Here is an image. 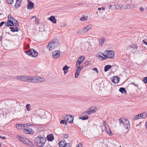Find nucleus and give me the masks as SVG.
I'll return each mask as SVG.
<instances>
[{
	"label": "nucleus",
	"mask_w": 147,
	"mask_h": 147,
	"mask_svg": "<svg viewBox=\"0 0 147 147\" xmlns=\"http://www.w3.org/2000/svg\"><path fill=\"white\" fill-rule=\"evenodd\" d=\"M46 141V138L42 135H40L34 139L35 144L39 147H43Z\"/></svg>",
	"instance_id": "f257e3e1"
},
{
	"label": "nucleus",
	"mask_w": 147,
	"mask_h": 147,
	"mask_svg": "<svg viewBox=\"0 0 147 147\" xmlns=\"http://www.w3.org/2000/svg\"><path fill=\"white\" fill-rule=\"evenodd\" d=\"M119 121L120 125L123 126L124 128L126 129L130 128V123L128 119L121 117L119 119Z\"/></svg>",
	"instance_id": "f03ea898"
},
{
	"label": "nucleus",
	"mask_w": 147,
	"mask_h": 147,
	"mask_svg": "<svg viewBox=\"0 0 147 147\" xmlns=\"http://www.w3.org/2000/svg\"><path fill=\"white\" fill-rule=\"evenodd\" d=\"M59 44V41L57 39H54L49 42L47 47V48H49V50L51 51L57 47Z\"/></svg>",
	"instance_id": "7ed1b4c3"
},
{
	"label": "nucleus",
	"mask_w": 147,
	"mask_h": 147,
	"mask_svg": "<svg viewBox=\"0 0 147 147\" xmlns=\"http://www.w3.org/2000/svg\"><path fill=\"white\" fill-rule=\"evenodd\" d=\"M105 54V57L106 58H113L114 56L115 53L113 51L106 50L104 52Z\"/></svg>",
	"instance_id": "20e7f679"
},
{
	"label": "nucleus",
	"mask_w": 147,
	"mask_h": 147,
	"mask_svg": "<svg viewBox=\"0 0 147 147\" xmlns=\"http://www.w3.org/2000/svg\"><path fill=\"white\" fill-rule=\"evenodd\" d=\"M23 81L26 82H30L33 83L34 80L33 78V76H23L22 78Z\"/></svg>",
	"instance_id": "39448f33"
},
{
	"label": "nucleus",
	"mask_w": 147,
	"mask_h": 147,
	"mask_svg": "<svg viewBox=\"0 0 147 147\" xmlns=\"http://www.w3.org/2000/svg\"><path fill=\"white\" fill-rule=\"evenodd\" d=\"M53 57L55 59L59 58L61 56L60 51H55L52 52Z\"/></svg>",
	"instance_id": "423d86ee"
},
{
	"label": "nucleus",
	"mask_w": 147,
	"mask_h": 147,
	"mask_svg": "<svg viewBox=\"0 0 147 147\" xmlns=\"http://www.w3.org/2000/svg\"><path fill=\"white\" fill-rule=\"evenodd\" d=\"M138 49L137 46L135 45H132L128 46L127 48V50L128 51V53H131V52L133 51V50L134 51L136 49Z\"/></svg>",
	"instance_id": "0eeeda50"
},
{
	"label": "nucleus",
	"mask_w": 147,
	"mask_h": 147,
	"mask_svg": "<svg viewBox=\"0 0 147 147\" xmlns=\"http://www.w3.org/2000/svg\"><path fill=\"white\" fill-rule=\"evenodd\" d=\"M23 131L24 133L26 134H33L34 133V132L32 129L28 127L24 128Z\"/></svg>",
	"instance_id": "6e6552de"
},
{
	"label": "nucleus",
	"mask_w": 147,
	"mask_h": 147,
	"mask_svg": "<svg viewBox=\"0 0 147 147\" xmlns=\"http://www.w3.org/2000/svg\"><path fill=\"white\" fill-rule=\"evenodd\" d=\"M33 78L34 79V82L33 83L36 82H40L44 81L45 79L43 78H40L38 77H36L35 76H33Z\"/></svg>",
	"instance_id": "1a4fd4ad"
},
{
	"label": "nucleus",
	"mask_w": 147,
	"mask_h": 147,
	"mask_svg": "<svg viewBox=\"0 0 147 147\" xmlns=\"http://www.w3.org/2000/svg\"><path fill=\"white\" fill-rule=\"evenodd\" d=\"M23 143L26 144L30 147H34L35 146L34 144L32 142L26 138L24 139Z\"/></svg>",
	"instance_id": "9d476101"
},
{
	"label": "nucleus",
	"mask_w": 147,
	"mask_h": 147,
	"mask_svg": "<svg viewBox=\"0 0 147 147\" xmlns=\"http://www.w3.org/2000/svg\"><path fill=\"white\" fill-rule=\"evenodd\" d=\"M96 108L94 106L91 107L87 110V112L88 113V115H91L93 113L96 112Z\"/></svg>",
	"instance_id": "9b49d317"
},
{
	"label": "nucleus",
	"mask_w": 147,
	"mask_h": 147,
	"mask_svg": "<svg viewBox=\"0 0 147 147\" xmlns=\"http://www.w3.org/2000/svg\"><path fill=\"white\" fill-rule=\"evenodd\" d=\"M105 54L104 53H103L101 52L98 53L96 55V57H98V59L100 60H103L106 59V58L105 57H104L103 56L105 57Z\"/></svg>",
	"instance_id": "f8f14e48"
},
{
	"label": "nucleus",
	"mask_w": 147,
	"mask_h": 147,
	"mask_svg": "<svg viewBox=\"0 0 147 147\" xmlns=\"http://www.w3.org/2000/svg\"><path fill=\"white\" fill-rule=\"evenodd\" d=\"M27 1L28 3L27 9H32L34 7V3L29 0H28Z\"/></svg>",
	"instance_id": "ddd939ff"
},
{
	"label": "nucleus",
	"mask_w": 147,
	"mask_h": 147,
	"mask_svg": "<svg viewBox=\"0 0 147 147\" xmlns=\"http://www.w3.org/2000/svg\"><path fill=\"white\" fill-rule=\"evenodd\" d=\"M66 117L68 122L70 123H71L73 122L74 119L73 116L69 115H66Z\"/></svg>",
	"instance_id": "4468645a"
},
{
	"label": "nucleus",
	"mask_w": 147,
	"mask_h": 147,
	"mask_svg": "<svg viewBox=\"0 0 147 147\" xmlns=\"http://www.w3.org/2000/svg\"><path fill=\"white\" fill-rule=\"evenodd\" d=\"M13 21L11 20H8L7 22H5V26L6 27H9L13 26L14 24Z\"/></svg>",
	"instance_id": "2eb2a0df"
},
{
	"label": "nucleus",
	"mask_w": 147,
	"mask_h": 147,
	"mask_svg": "<svg viewBox=\"0 0 147 147\" xmlns=\"http://www.w3.org/2000/svg\"><path fill=\"white\" fill-rule=\"evenodd\" d=\"M104 127V130L109 135L111 136L112 135V133L108 125L107 126H105Z\"/></svg>",
	"instance_id": "dca6fc26"
},
{
	"label": "nucleus",
	"mask_w": 147,
	"mask_h": 147,
	"mask_svg": "<svg viewBox=\"0 0 147 147\" xmlns=\"http://www.w3.org/2000/svg\"><path fill=\"white\" fill-rule=\"evenodd\" d=\"M81 69L80 67H77L75 71V77L76 78H78L80 75V73Z\"/></svg>",
	"instance_id": "f3484780"
},
{
	"label": "nucleus",
	"mask_w": 147,
	"mask_h": 147,
	"mask_svg": "<svg viewBox=\"0 0 147 147\" xmlns=\"http://www.w3.org/2000/svg\"><path fill=\"white\" fill-rule=\"evenodd\" d=\"M119 78L117 76H115L112 79V81L115 84L118 83L119 81Z\"/></svg>",
	"instance_id": "a211bd4d"
},
{
	"label": "nucleus",
	"mask_w": 147,
	"mask_h": 147,
	"mask_svg": "<svg viewBox=\"0 0 147 147\" xmlns=\"http://www.w3.org/2000/svg\"><path fill=\"white\" fill-rule=\"evenodd\" d=\"M47 138L49 141H52L54 139L53 135L52 134H49L47 136Z\"/></svg>",
	"instance_id": "6ab92c4d"
},
{
	"label": "nucleus",
	"mask_w": 147,
	"mask_h": 147,
	"mask_svg": "<svg viewBox=\"0 0 147 147\" xmlns=\"http://www.w3.org/2000/svg\"><path fill=\"white\" fill-rule=\"evenodd\" d=\"M21 2V0H17L16 1L15 5V7L16 9H18L20 6Z\"/></svg>",
	"instance_id": "aec40b11"
},
{
	"label": "nucleus",
	"mask_w": 147,
	"mask_h": 147,
	"mask_svg": "<svg viewBox=\"0 0 147 147\" xmlns=\"http://www.w3.org/2000/svg\"><path fill=\"white\" fill-rule=\"evenodd\" d=\"M9 28L11 29V31L12 32H18L20 30V28L17 27H9Z\"/></svg>",
	"instance_id": "412c9836"
},
{
	"label": "nucleus",
	"mask_w": 147,
	"mask_h": 147,
	"mask_svg": "<svg viewBox=\"0 0 147 147\" xmlns=\"http://www.w3.org/2000/svg\"><path fill=\"white\" fill-rule=\"evenodd\" d=\"M85 57L84 56H82L80 57L78 59V62H79L78 64L79 65L80 64H81L82 62L84 60Z\"/></svg>",
	"instance_id": "4be33fe9"
},
{
	"label": "nucleus",
	"mask_w": 147,
	"mask_h": 147,
	"mask_svg": "<svg viewBox=\"0 0 147 147\" xmlns=\"http://www.w3.org/2000/svg\"><path fill=\"white\" fill-rule=\"evenodd\" d=\"M70 67H68L67 65H66L63 67V70L64 74H66L68 72V69Z\"/></svg>",
	"instance_id": "5701e85b"
},
{
	"label": "nucleus",
	"mask_w": 147,
	"mask_h": 147,
	"mask_svg": "<svg viewBox=\"0 0 147 147\" xmlns=\"http://www.w3.org/2000/svg\"><path fill=\"white\" fill-rule=\"evenodd\" d=\"M16 127L19 129H24V124H19L17 123L16 124Z\"/></svg>",
	"instance_id": "b1692460"
},
{
	"label": "nucleus",
	"mask_w": 147,
	"mask_h": 147,
	"mask_svg": "<svg viewBox=\"0 0 147 147\" xmlns=\"http://www.w3.org/2000/svg\"><path fill=\"white\" fill-rule=\"evenodd\" d=\"M66 144V142L64 140H63L59 142V146L60 147H64Z\"/></svg>",
	"instance_id": "393cba45"
},
{
	"label": "nucleus",
	"mask_w": 147,
	"mask_h": 147,
	"mask_svg": "<svg viewBox=\"0 0 147 147\" xmlns=\"http://www.w3.org/2000/svg\"><path fill=\"white\" fill-rule=\"evenodd\" d=\"M32 51L33 52V54L32 55V56L33 57H36L38 55V53L34 49H32Z\"/></svg>",
	"instance_id": "a878e982"
},
{
	"label": "nucleus",
	"mask_w": 147,
	"mask_h": 147,
	"mask_svg": "<svg viewBox=\"0 0 147 147\" xmlns=\"http://www.w3.org/2000/svg\"><path fill=\"white\" fill-rule=\"evenodd\" d=\"M49 20H51L53 23H55L56 22V20L55 17L53 16H51L49 18Z\"/></svg>",
	"instance_id": "bb28decb"
},
{
	"label": "nucleus",
	"mask_w": 147,
	"mask_h": 147,
	"mask_svg": "<svg viewBox=\"0 0 147 147\" xmlns=\"http://www.w3.org/2000/svg\"><path fill=\"white\" fill-rule=\"evenodd\" d=\"M109 7H110L111 9H114L115 7L116 9H119V7H120L119 6L117 5H109Z\"/></svg>",
	"instance_id": "cd10ccee"
},
{
	"label": "nucleus",
	"mask_w": 147,
	"mask_h": 147,
	"mask_svg": "<svg viewBox=\"0 0 147 147\" xmlns=\"http://www.w3.org/2000/svg\"><path fill=\"white\" fill-rule=\"evenodd\" d=\"M112 67L111 65H106L104 68V71L105 72H107Z\"/></svg>",
	"instance_id": "c85d7f7f"
},
{
	"label": "nucleus",
	"mask_w": 147,
	"mask_h": 147,
	"mask_svg": "<svg viewBox=\"0 0 147 147\" xmlns=\"http://www.w3.org/2000/svg\"><path fill=\"white\" fill-rule=\"evenodd\" d=\"M25 53L26 54L29 55V56H32L33 54V52L32 51V49H30L28 51H25Z\"/></svg>",
	"instance_id": "c756f323"
},
{
	"label": "nucleus",
	"mask_w": 147,
	"mask_h": 147,
	"mask_svg": "<svg viewBox=\"0 0 147 147\" xmlns=\"http://www.w3.org/2000/svg\"><path fill=\"white\" fill-rule=\"evenodd\" d=\"M16 138L18 139L20 141L22 142V143H23L24 140V139L26 138H24L22 137L21 136L19 135L17 136H16Z\"/></svg>",
	"instance_id": "7c9ffc66"
},
{
	"label": "nucleus",
	"mask_w": 147,
	"mask_h": 147,
	"mask_svg": "<svg viewBox=\"0 0 147 147\" xmlns=\"http://www.w3.org/2000/svg\"><path fill=\"white\" fill-rule=\"evenodd\" d=\"M13 24H14L13 26H15L16 27H18L19 26V23H18V21L15 19L13 20Z\"/></svg>",
	"instance_id": "2f4dec72"
},
{
	"label": "nucleus",
	"mask_w": 147,
	"mask_h": 147,
	"mask_svg": "<svg viewBox=\"0 0 147 147\" xmlns=\"http://www.w3.org/2000/svg\"><path fill=\"white\" fill-rule=\"evenodd\" d=\"M119 91L122 94H123L124 92L126 93V91L125 88H124L121 87L120 88Z\"/></svg>",
	"instance_id": "473e14b6"
},
{
	"label": "nucleus",
	"mask_w": 147,
	"mask_h": 147,
	"mask_svg": "<svg viewBox=\"0 0 147 147\" xmlns=\"http://www.w3.org/2000/svg\"><path fill=\"white\" fill-rule=\"evenodd\" d=\"M105 40L104 38H102V39L100 38L99 40V44L101 46H103V44Z\"/></svg>",
	"instance_id": "72a5a7b5"
},
{
	"label": "nucleus",
	"mask_w": 147,
	"mask_h": 147,
	"mask_svg": "<svg viewBox=\"0 0 147 147\" xmlns=\"http://www.w3.org/2000/svg\"><path fill=\"white\" fill-rule=\"evenodd\" d=\"M140 114H141V118H145L147 117V113L146 112H144Z\"/></svg>",
	"instance_id": "f704fd0d"
},
{
	"label": "nucleus",
	"mask_w": 147,
	"mask_h": 147,
	"mask_svg": "<svg viewBox=\"0 0 147 147\" xmlns=\"http://www.w3.org/2000/svg\"><path fill=\"white\" fill-rule=\"evenodd\" d=\"M141 114H139L138 115H136L134 118V119L135 120H137L138 119H140L141 118Z\"/></svg>",
	"instance_id": "c9c22d12"
},
{
	"label": "nucleus",
	"mask_w": 147,
	"mask_h": 147,
	"mask_svg": "<svg viewBox=\"0 0 147 147\" xmlns=\"http://www.w3.org/2000/svg\"><path fill=\"white\" fill-rule=\"evenodd\" d=\"M77 33L82 35L84 34L83 30L82 28L78 30L77 32Z\"/></svg>",
	"instance_id": "e433bc0d"
},
{
	"label": "nucleus",
	"mask_w": 147,
	"mask_h": 147,
	"mask_svg": "<svg viewBox=\"0 0 147 147\" xmlns=\"http://www.w3.org/2000/svg\"><path fill=\"white\" fill-rule=\"evenodd\" d=\"M88 17L87 16L82 17V18H81L80 19V20L81 21H86L88 20Z\"/></svg>",
	"instance_id": "4c0bfd02"
},
{
	"label": "nucleus",
	"mask_w": 147,
	"mask_h": 147,
	"mask_svg": "<svg viewBox=\"0 0 147 147\" xmlns=\"http://www.w3.org/2000/svg\"><path fill=\"white\" fill-rule=\"evenodd\" d=\"M89 118V117L87 115L83 116L80 119H82L83 120H85Z\"/></svg>",
	"instance_id": "58836bf2"
},
{
	"label": "nucleus",
	"mask_w": 147,
	"mask_h": 147,
	"mask_svg": "<svg viewBox=\"0 0 147 147\" xmlns=\"http://www.w3.org/2000/svg\"><path fill=\"white\" fill-rule=\"evenodd\" d=\"M8 20H13L14 19V18L10 14H9L8 16Z\"/></svg>",
	"instance_id": "ea45409f"
},
{
	"label": "nucleus",
	"mask_w": 147,
	"mask_h": 147,
	"mask_svg": "<svg viewBox=\"0 0 147 147\" xmlns=\"http://www.w3.org/2000/svg\"><path fill=\"white\" fill-rule=\"evenodd\" d=\"M92 26V25L91 24H89L85 28L88 31L91 28Z\"/></svg>",
	"instance_id": "a19ab883"
},
{
	"label": "nucleus",
	"mask_w": 147,
	"mask_h": 147,
	"mask_svg": "<svg viewBox=\"0 0 147 147\" xmlns=\"http://www.w3.org/2000/svg\"><path fill=\"white\" fill-rule=\"evenodd\" d=\"M6 1L10 4H12L13 2V0H5Z\"/></svg>",
	"instance_id": "79ce46f5"
},
{
	"label": "nucleus",
	"mask_w": 147,
	"mask_h": 147,
	"mask_svg": "<svg viewBox=\"0 0 147 147\" xmlns=\"http://www.w3.org/2000/svg\"><path fill=\"white\" fill-rule=\"evenodd\" d=\"M30 105L29 104H27L26 105V107L28 111H30Z\"/></svg>",
	"instance_id": "37998d69"
},
{
	"label": "nucleus",
	"mask_w": 147,
	"mask_h": 147,
	"mask_svg": "<svg viewBox=\"0 0 147 147\" xmlns=\"http://www.w3.org/2000/svg\"><path fill=\"white\" fill-rule=\"evenodd\" d=\"M60 123L62 124H65L66 125H67V124L66 121L64 120H61L60 121Z\"/></svg>",
	"instance_id": "c03bdc74"
},
{
	"label": "nucleus",
	"mask_w": 147,
	"mask_h": 147,
	"mask_svg": "<svg viewBox=\"0 0 147 147\" xmlns=\"http://www.w3.org/2000/svg\"><path fill=\"white\" fill-rule=\"evenodd\" d=\"M90 61H87L84 62L83 63L84 64V66H86L90 64Z\"/></svg>",
	"instance_id": "a18cd8bd"
},
{
	"label": "nucleus",
	"mask_w": 147,
	"mask_h": 147,
	"mask_svg": "<svg viewBox=\"0 0 147 147\" xmlns=\"http://www.w3.org/2000/svg\"><path fill=\"white\" fill-rule=\"evenodd\" d=\"M63 137L64 138H67L69 137V136L68 134H63L62 135Z\"/></svg>",
	"instance_id": "49530a36"
},
{
	"label": "nucleus",
	"mask_w": 147,
	"mask_h": 147,
	"mask_svg": "<svg viewBox=\"0 0 147 147\" xmlns=\"http://www.w3.org/2000/svg\"><path fill=\"white\" fill-rule=\"evenodd\" d=\"M24 124V128H27L28 127H27L31 125V124L30 123H27L26 124Z\"/></svg>",
	"instance_id": "de8ad7c7"
},
{
	"label": "nucleus",
	"mask_w": 147,
	"mask_h": 147,
	"mask_svg": "<svg viewBox=\"0 0 147 147\" xmlns=\"http://www.w3.org/2000/svg\"><path fill=\"white\" fill-rule=\"evenodd\" d=\"M143 81L146 83H147V77H144L143 79Z\"/></svg>",
	"instance_id": "09e8293b"
},
{
	"label": "nucleus",
	"mask_w": 147,
	"mask_h": 147,
	"mask_svg": "<svg viewBox=\"0 0 147 147\" xmlns=\"http://www.w3.org/2000/svg\"><path fill=\"white\" fill-rule=\"evenodd\" d=\"M65 147H71L70 143H68L65 144Z\"/></svg>",
	"instance_id": "8fccbe9b"
},
{
	"label": "nucleus",
	"mask_w": 147,
	"mask_h": 147,
	"mask_svg": "<svg viewBox=\"0 0 147 147\" xmlns=\"http://www.w3.org/2000/svg\"><path fill=\"white\" fill-rule=\"evenodd\" d=\"M82 114L83 115H87L88 116V113L87 112V111H85L84 112H83Z\"/></svg>",
	"instance_id": "3c124183"
},
{
	"label": "nucleus",
	"mask_w": 147,
	"mask_h": 147,
	"mask_svg": "<svg viewBox=\"0 0 147 147\" xmlns=\"http://www.w3.org/2000/svg\"><path fill=\"white\" fill-rule=\"evenodd\" d=\"M23 77V76H18V79L20 80H22V81H23V79H22Z\"/></svg>",
	"instance_id": "603ef678"
},
{
	"label": "nucleus",
	"mask_w": 147,
	"mask_h": 147,
	"mask_svg": "<svg viewBox=\"0 0 147 147\" xmlns=\"http://www.w3.org/2000/svg\"><path fill=\"white\" fill-rule=\"evenodd\" d=\"M79 63V62H78V61H76V66L77 67H80V65L81 64H80L79 65L78 64V63Z\"/></svg>",
	"instance_id": "864d4df0"
},
{
	"label": "nucleus",
	"mask_w": 147,
	"mask_h": 147,
	"mask_svg": "<svg viewBox=\"0 0 147 147\" xmlns=\"http://www.w3.org/2000/svg\"><path fill=\"white\" fill-rule=\"evenodd\" d=\"M143 42L144 43H145L146 45H147V39H144L143 40Z\"/></svg>",
	"instance_id": "5fc2aeb1"
},
{
	"label": "nucleus",
	"mask_w": 147,
	"mask_h": 147,
	"mask_svg": "<svg viewBox=\"0 0 147 147\" xmlns=\"http://www.w3.org/2000/svg\"><path fill=\"white\" fill-rule=\"evenodd\" d=\"M82 30H83V32L84 33L85 32H87L88 31L85 28H82Z\"/></svg>",
	"instance_id": "6e6d98bb"
},
{
	"label": "nucleus",
	"mask_w": 147,
	"mask_h": 147,
	"mask_svg": "<svg viewBox=\"0 0 147 147\" xmlns=\"http://www.w3.org/2000/svg\"><path fill=\"white\" fill-rule=\"evenodd\" d=\"M107 124V122L105 121H104L103 123V125H104V127H105V126H106V124Z\"/></svg>",
	"instance_id": "4d7b16f0"
},
{
	"label": "nucleus",
	"mask_w": 147,
	"mask_h": 147,
	"mask_svg": "<svg viewBox=\"0 0 147 147\" xmlns=\"http://www.w3.org/2000/svg\"><path fill=\"white\" fill-rule=\"evenodd\" d=\"M66 24L65 23H62L61 25V27H64L65 26Z\"/></svg>",
	"instance_id": "13d9d810"
},
{
	"label": "nucleus",
	"mask_w": 147,
	"mask_h": 147,
	"mask_svg": "<svg viewBox=\"0 0 147 147\" xmlns=\"http://www.w3.org/2000/svg\"><path fill=\"white\" fill-rule=\"evenodd\" d=\"M82 144H79L76 147H82Z\"/></svg>",
	"instance_id": "bf43d9fd"
},
{
	"label": "nucleus",
	"mask_w": 147,
	"mask_h": 147,
	"mask_svg": "<svg viewBox=\"0 0 147 147\" xmlns=\"http://www.w3.org/2000/svg\"><path fill=\"white\" fill-rule=\"evenodd\" d=\"M93 69L94 70L96 71V72H97V73H98V70L97 68H93Z\"/></svg>",
	"instance_id": "052dcab7"
},
{
	"label": "nucleus",
	"mask_w": 147,
	"mask_h": 147,
	"mask_svg": "<svg viewBox=\"0 0 147 147\" xmlns=\"http://www.w3.org/2000/svg\"><path fill=\"white\" fill-rule=\"evenodd\" d=\"M4 23L5 24V22H1V23H0V26H2Z\"/></svg>",
	"instance_id": "680f3d73"
},
{
	"label": "nucleus",
	"mask_w": 147,
	"mask_h": 147,
	"mask_svg": "<svg viewBox=\"0 0 147 147\" xmlns=\"http://www.w3.org/2000/svg\"><path fill=\"white\" fill-rule=\"evenodd\" d=\"M130 84H134L135 86L136 87H138V85L135 84L134 83L132 82Z\"/></svg>",
	"instance_id": "e2e57ef3"
},
{
	"label": "nucleus",
	"mask_w": 147,
	"mask_h": 147,
	"mask_svg": "<svg viewBox=\"0 0 147 147\" xmlns=\"http://www.w3.org/2000/svg\"><path fill=\"white\" fill-rule=\"evenodd\" d=\"M145 9H144L142 7H140V10L142 11H143Z\"/></svg>",
	"instance_id": "0e129e2a"
},
{
	"label": "nucleus",
	"mask_w": 147,
	"mask_h": 147,
	"mask_svg": "<svg viewBox=\"0 0 147 147\" xmlns=\"http://www.w3.org/2000/svg\"><path fill=\"white\" fill-rule=\"evenodd\" d=\"M3 35H2L1 36H0V41L1 42H2V39L3 38Z\"/></svg>",
	"instance_id": "69168bd1"
},
{
	"label": "nucleus",
	"mask_w": 147,
	"mask_h": 147,
	"mask_svg": "<svg viewBox=\"0 0 147 147\" xmlns=\"http://www.w3.org/2000/svg\"><path fill=\"white\" fill-rule=\"evenodd\" d=\"M0 138H1L2 139H5L6 138V137L4 136L1 137V136H0Z\"/></svg>",
	"instance_id": "338daca9"
},
{
	"label": "nucleus",
	"mask_w": 147,
	"mask_h": 147,
	"mask_svg": "<svg viewBox=\"0 0 147 147\" xmlns=\"http://www.w3.org/2000/svg\"><path fill=\"white\" fill-rule=\"evenodd\" d=\"M39 29H40V30H42V31H44V30H44V29H42V28H41L40 27H39Z\"/></svg>",
	"instance_id": "774afa93"
}]
</instances>
